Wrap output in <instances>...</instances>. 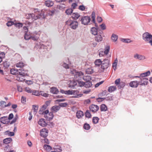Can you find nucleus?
I'll return each mask as SVG.
<instances>
[{"label":"nucleus","instance_id":"1","mask_svg":"<svg viewBox=\"0 0 152 152\" xmlns=\"http://www.w3.org/2000/svg\"><path fill=\"white\" fill-rule=\"evenodd\" d=\"M142 38L146 42L149 43L152 46V35L148 32H145L143 34Z\"/></svg>","mask_w":152,"mask_h":152},{"label":"nucleus","instance_id":"2","mask_svg":"<svg viewBox=\"0 0 152 152\" xmlns=\"http://www.w3.org/2000/svg\"><path fill=\"white\" fill-rule=\"evenodd\" d=\"M66 24L72 29H75L78 27V23L76 21L68 20L66 22Z\"/></svg>","mask_w":152,"mask_h":152},{"label":"nucleus","instance_id":"3","mask_svg":"<svg viewBox=\"0 0 152 152\" xmlns=\"http://www.w3.org/2000/svg\"><path fill=\"white\" fill-rule=\"evenodd\" d=\"M110 65L109 60L108 59H104L101 64V68L102 69L104 70L107 68Z\"/></svg>","mask_w":152,"mask_h":152},{"label":"nucleus","instance_id":"4","mask_svg":"<svg viewBox=\"0 0 152 152\" xmlns=\"http://www.w3.org/2000/svg\"><path fill=\"white\" fill-rule=\"evenodd\" d=\"M28 15L29 18H31L34 20L44 17V15H42V14H39L36 15L32 13L28 14Z\"/></svg>","mask_w":152,"mask_h":152},{"label":"nucleus","instance_id":"5","mask_svg":"<svg viewBox=\"0 0 152 152\" xmlns=\"http://www.w3.org/2000/svg\"><path fill=\"white\" fill-rule=\"evenodd\" d=\"M91 20L90 18L88 16L83 17L81 20V23L84 25H88Z\"/></svg>","mask_w":152,"mask_h":152},{"label":"nucleus","instance_id":"6","mask_svg":"<svg viewBox=\"0 0 152 152\" xmlns=\"http://www.w3.org/2000/svg\"><path fill=\"white\" fill-rule=\"evenodd\" d=\"M44 117L48 120L50 121L52 119L53 117V115L51 112L49 113L48 110H45Z\"/></svg>","mask_w":152,"mask_h":152},{"label":"nucleus","instance_id":"7","mask_svg":"<svg viewBox=\"0 0 152 152\" xmlns=\"http://www.w3.org/2000/svg\"><path fill=\"white\" fill-rule=\"evenodd\" d=\"M71 73L75 75V77L77 78V77H81L84 75L83 73L81 72H77L75 70L73 69L71 71Z\"/></svg>","mask_w":152,"mask_h":152},{"label":"nucleus","instance_id":"8","mask_svg":"<svg viewBox=\"0 0 152 152\" xmlns=\"http://www.w3.org/2000/svg\"><path fill=\"white\" fill-rule=\"evenodd\" d=\"M110 49V47L107 46L105 48V50L100 51L99 52V55L100 57L103 56L104 55H107L109 53Z\"/></svg>","mask_w":152,"mask_h":152},{"label":"nucleus","instance_id":"9","mask_svg":"<svg viewBox=\"0 0 152 152\" xmlns=\"http://www.w3.org/2000/svg\"><path fill=\"white\" fill-rule=\"evenodd\" d=\"M40 134L41 136L45 137L48 135V130L45 128H43L40 131Z\"/></svg>","mask_w":152,"mask_h":152},{"label":"nucleus","instance_id":"10","mask_svg":"<svg viewBox=\"0 0 152 152\" xmlns=\"http://www.w3.org/2000/svg\"><path fill=\"white\" fill-rule=\"evenodd\" d=\"M91 111L94 113L96 112L99 109V107L97 105L92 104L89 107Z\"/></svg>","mask_w":152,"mask_h":152},{"label":"nucleus","instance_id":"11","mask_svg":"<svg viewBox=\"0 0 152 152\" xmlns=\"http://www.w3.org/2000/svg\"><path fill=\"white\" fill-rule=\"evenodd\" d=\"M140 85H147L148 83V79L146 77H141L140 78Z\"/></svg>","mask_w":152,"mask_h":152},{"label":"nucleus","instance_id":"12","mask_svg":"<svg viewBox=\"0 0 152 152\" xmlns=\"http://www.w3.org/2000/svg\"><path fill=\"white\" fill-rule=\"evenodd\" d=\"M140 84V82L137 81H132L129 83L130 86L132 88H137Z\"/></svg>","mask_w":152,"mask_h":152},{"label":"nucleus","instance_id":"13","mask_svg":"<svg viewBox=\"0 0 152 152\" xmlns=\"http://www.w3.org/2000/svg\"><path fill=\"white\" fill-rule=\"evenodd\" d=\"M72 95H74L73 97L74 98H79L82 96V94H79V91L77 90H73Z\"/></svg>","mask_w":152,"mask_h":152},{"label":"nucleus","instance_id":"14","mask_svg":"<svg viewBox=\"0 0 152 152\" xmlns=\"http://www.w3.org/2000/svg\"><path fill=\"white\" fill-rule=\"evenodd\" d=\"M134 57L135 58L138 59L140 60H144L146 58L145 56H144L139 55L138 54H135Z\"/></svg>","mask_w":152,"mask_h":152},{"label":"nucleus","instance_id":"15","mask_svg":"<svg viewBox=\"0 0 152 152\" xmlns=\"http://www.w3.org/2000/svg\"><path fill=\"white\" fill-rule=\"evenodd\" d=\"M45 4L46 6L48 7H50L53 6L54 3L52 1L48 0L45 1Z\"/></svg>","mask_w":152,"mask_h":152},{"label":"nucleus","instance_id":"16","mask_svg":"<svg viewBox=\"0 0 152 152\" xmlns=\"http://www.w3.org/2000/svg\"><path fill=\"white\" fill-rule=\"evenodd\" d=\"M38 124L39 125L42 127L46 126L47 124L45 122V120L43 118H41L38 121Z\"/></svg>","mask_w":152,"mask_h":152},{"label":"nucleus","instance_id":"17","mask_svg":"<svg viewBox=\"0 0 152 152\" xmlns=\"http://www.w3.org/2000/svg\"><path fill=\"white\" fill-rule=\"evenodd\" d=\"M150 74V72L149 71H148L147 72L141 73L140 77L136 76L135 77H139V78L141 77H146L148 75H149Z\"/></svg>","mask_w":152,"mask_h":152},{"label":"nucleus","instance_id":"18","mask_svg":"<svg viewBox=\"0 0 152 152\" xmlns=\"http://www.w3.org/2000/svg\"><path fill=\"white\" fill-rule=\"evenodd\" d=\"M50 92L53 94H57L59 91L58 89L55 87H53L50 89Z\"/></svg>","mask_w":152,"mask_h":152},{"label":"nucleus","instance_id":"19","mask_svg":"<svg viewBox=\"0 0 152 152\" xmlns=\"http://www.w3.org/2000/svg\"><path fill=\"white\" fill-rule=\"evenodd\" d=\"M95 39L96 42H99L102 40V38L101 35L97 34L95 37Z\"/></svg>","mask_w":152,"mask_h":152},{"label":"nucleus","instance_id":"20","mask_svg":"<svg viewBox=\"0 0 152 152\" xmlns=\"http://www.w3.org/2000/svg\"><path fill=\"white\" fill-rule=\"evenodd\" d=\"M60 108L59 106H54L51 108L52 111L53 112H56L60 109Z\"/></svg>","mask_w":152,"mask_h":152},{"label":"nucleus","instance_id":"21","mask_svg":"<svg viewBox=\"0 0 152 152\" xmlns=\"http://www.w3.org/2000/svg\"><path fill=\"white\" fill-rule=\"evenodd\" d=\"M76 115L78 118H80L83 116V114L82 111H78L77 112Z\"/></svg>","mask_w":152,"mask_h":152},{"label":"nucleus","instance_id":"22","mask_svg":"<svg viewBox=\"0 0 152 152\" xmlns=\"http://www.w3.org/2000/svg\"><path fill=\"white\" fill-rule=\"evenodd\" d=\"M24 76H25L18 75L17 76L16 80L19 81H23L25 80L24 78Z\"/></svg>","mask_w":152,"mask_h":152},{"label":"nucleus","instance_id":"23","mask_svg":"<svg viewBox=\"0 0 152 152\" xmlns=\"http://www.w3.org/2000/svg\"><path fill=\"white\" fill-rule=\"evenodd\" d=\"M80 15L78 13H74L72 15V18L76 20L77 19L80 17Z\"/></svg>","mask_w":152,"mask_h":152},{"label":"nucleus","instance_id":"24","mask_svg":"<svg viewBox=\"0 0 152 152\" xmlns=\"http://www.w3.org/2000/svg\"><path fill=\"white\" fill-rule=\"evenodd\" d=\"M91 32L94 35H97V30L96 28L92 27L91 29Z\"/></svg>","mask_w":152,"mask_h":152},{"label":"nucleus","instance_id":"25","mask_svg":"<svg viewBox=\"0 0 152 152\" xmlns=\"http://www.w3.org/2000/svg\"><path fill=\"white\" fill-rule=\"evenodd\" d=\"M92 86V83L91 81H86L85 82V87L86 88H89L91 87Z\"/></svg>","mask_w":152,"mask_h":152},{"label":"nucleus","instance_id":"26","mask_svg":"<svg viewBox=\"0 0 152 152\" xmlns=\"http://www.w3.org/2000/svg\"><path fill=\"white\" fill-rule=\"evenodd\" d=\"M102 61L100 59H96L95 61L94 64L96 66H99L100 65L102 64Z\"/></svg>","mask_w":152,"mask_h":152},{"label":"nucleus","instance_id":"27","mask_svg":"<svg viewBox=\"0 0 152 152\" xmlns=\"http://www.w3.org/2000/svg\"><path fill=\"white\" fill-rule=\"evenodd\" d=\"M118 38V36L116 34H113L111 36V39L114 42L116 41Z\"/></svg>","mask_w":152,"mask_h":152},{"label":"nucleus","instance_id":"28","mask_svg":"<svg viewBox=\"0 0 152 152\" xmlns=\"http://www.w3.org/2000/svg\"><path fill=\"white\" fill-rule=\"evenodd\" d=\"M23 63L21 61L19 62L16 64V66L18 68H22L24 66Z\"/></svg>","mask_w":152,"mask_h":152},{"label":"nucleus","instance_id":"29","mask_svg":"<svg viewBox=\"0 0 152 152\" xmlns=\"http://www.w3.org/2000/svg\"><path fill=\"white\" fill-rule=\"evenodd\" d=\"M107 110V107L106 105L103 104L101 105L100 107V110L101 111H106Z\"/></svg>","mask_w":152,"mask_h":152},{"label":"nucleus","instance_id":"30","mask_svg":"<svg viewBox=\"0 0 152 152\" xmlns=\"http://www.w3.org/2000/svg\"><path fill=\"white\" fill-rule=\"evenodd\" d=\"M11 73L12 75H16L18 74V69L15 68L11 69L10 70Z\"/></svg>","mask_w":152,"mask_h":152},{"label":"nucleus","instance_id":"31","mask_svg":"<svg viewBox=\"0 0 152 152\" xmlns=\"http://www.w3.org/2000/svg\"><path fill=\"white\" fill-rule=\"evenodd\" d=\"M12 139L11 138H7L4 139L3 140L4 143L6 144H7L10 143L12 141Z\"/></svg>","mask_w":152,"mask_h":152},{"label":"nucleus","instance_id":"32","mask_svg":"<svg viewBox=\"0 0 152 152\" xmlns=\"http://www.w3.org/2000/svg\"><path fill=\"white\" fill-rule=\"evenodd\" d=\"M38 108V106L36 105H33L32 107V109L34 110V114H36Z\"/></svg>","mask_w":152,"mask_h":152},{"label":"nucleus","instance_id":"33","mask_svg":"<svg viewBox=\"0 0 152 152\" xmlns=\"http://www.w3.org/2000/svg\"><path fill=\"white\" fill-rule=\"evenodd\" d=\"M116 87L114 86H111L109 87L108 91L110 92H112L116 90Z\"/></svg>","mask_w":152,"mask_h":152},{"label":"nucleus","instance_id":"34","mask_svg":"<svg viewBox=\"0 0 152 152\" xmlns=\"http://www.w3.org/2000/svg\"><path fill=\"white\" fill-rule=\"evenodd\" d=\"M77 85V83L75 81H71L69 85L70 87L72 88L75 87Z\"/></svg>","mask_w":152,"mask_h":152},{"label":"nucleus","instance_id":"35","mask_svg":"<svg viewBox=\"0 0 152 152\" xmlns=\"http://www.w3.org/2000/svg\"><path fill=\"white\" fill-rule=\"evenodd\" d=\"M54 149L56 152H61L62 151L61 147L60 146L56 147Z\"/></svg>","mask_w":152,"mask_h":152},{"label":"nucleus","instance_id":"36","mask_svg":"<svg viewBox=\"0 0 152 152\" xmlns=\"http://www.w3.org/2000/svg\"><path fill=\"white\" fill-rule=\"evenodd\" d=\"M73 12V10L69 8L67 9L66 11L65 12L67 15H70Z\"/></svg>","mask_w":152,"mask_h":152},{"label":"nucleus","instance_id":"37","mask_svg":"<svg viewBox=\"0 0 152 152\" xmlns=\"http://www.w3.org/2000/svg\"><path fill=\"white\" fill-rule=\"evenodd\" d=\"M83 79L86 81H88L91 80V78L88 75L83 76Z\"/></svg>","mask_w":152,"mask_h":152},{"label":"nucleus","instance_id":"38","mask_svg":"<svg viewBox=\"0 0 152 152\" xmlns=\"http://www.w3.org/2000/svg\"><path fill=\"white\" fill-rule=\"evenodd\" d=\"M32 94L33 95H35L36 96H39V91H36V90H34L32 91Z\"/></svg>","mask_w":152,"mask_h":152},{"label":"nucleus","instance_id":"39","mask_svg":"<svg viewBox=\"0 0 152 152\" xmlns=\"http://www.w3.org/2000/svg\"><path fill=\"white\" fill-rule=\"evenodd\" d=\"M43 148L45 149L47 151L50 150L52 148L50 145H44Z\"/></svg>","mask_w":152,"mask_h":152},{"label":"nucleus","instance_id":"40","mask_svg":"<svg viewBox=\"0 0 152 152\" xmlns=\"http://www.w3.org/2000/svg\"><path fill=\"white\" fill-rule=\"evenodd\" d=\"M86 117L88 118H90L91 117V115L89 110H87L85 113Z\"/></svg>","mask_w":152,"mask_h":152},{"label":"nucleus","instance_id":"41","mask_svg":"<svg viewBox=\"0 0 152 152\" xmlns=\"http://www.w3.org/2000/svg\"><path fill=\"white\" fill-rule=\"evenodd\" d=\"M99 118L97 117H94L93 118V122L94 124H97L98 122Z\"/></svg>","mask_w":152,"mask_h":152},{"label":"nucleus","instance_id":"42","mask_svg":"<svg viewBox=\"0 0 152 152\" xmlns=\"http://www.w3.org/2000/svg\"><path fill=\"white\" fill-rule=\"evenodd\" d=\"M83 128L85 129L88 130L90 129V126L89 124L85 123L84 125Z\"/></svg>","mask_w":152,"mask_h":152},{"label":"nucleus","instance_id":"43","mask_svg":"<svg viewBox=\"0 0 152 152\" xmlns=\"http://www.w3.org/2000/svg\"><path fill=\"white\" fill-rule=\"evenodd\" d=\"M91 18L92 19V22L94 23H95V13L94 12H92L91 14Z\"/></svg>","mask_w":152,"mask_h":152},{"label":"nucleus","instance_id":"44","mask_svg":"<svg viewBox=\"0 0 152 152\" xmlns=\"http://www.w3.org/2000/svg\"><path fill=\"white\" fill-rule=\"evenodd\" d=\"M6 103L5 101H1L0 102V106L2 107H6Z\"/></svg>","mask_w":152,"mask_h":152},{"label":"nucleus","instance_id":"45","mask_svg":"<svg viewBox=\"0 0 152 152\" xmlns=\"http://www.w3.org/2000/svg\"><path fill=\"white\" fill-rule=\"evenodd\" d=\"M14 25L17 27H18L20 28V27H21L23 26V24L22 23H15Z\"/></svg>","mask_w":152,"mask_h":152},{"label":"nucleus","instance_id":"46","mask_svg":"<svg viewBox=\"0 0 152 152\" xmlns=\"http://www.w3.org/2000/svg\"><path fill=\"white\" fill-rule=\"evenodd\" d=\"M121 40L122 42L124 43H129L131 42V41L129 39H122Z\"/></svg>","mask_w":152,"mask_h":152},{"label":"nucleus","instance_id":"47","mask_svg":"<svg viewBox=\"0 0 152 152\" xmlns=\"http://www.w3.org/2000/svg\"><path fill=\"white\" fill-rule=\"evenodd\" d=\"M77 83L79 86L80 87L83 86H85V82H84L83 81H77Z\"/></svg>","mask_w":152,"mask_h":152},{"label":"nucleus","instance_id":"48","mask_svg":"<svg viewBox=\"0 0 152 152\" xmlns=\"http://www.w3.org/2000/svg\"><path fill=\"white\" fill-rule=\"evenodd\" d=\"M86 72L88 74H91L93 73V71L92 69L88 68L86 70Z\"/></svg>","mask_w":152,"mask_h":152},{"label":"nucleus","instance_id":"49","mask_svg":"<svg viewBox=\"0 0 152 152\" xmlns=\"http://www.w3.org/2000/svg\"><path fill=\"white\" fill-rule=\"evenodd\" d=\"M25 91L28 93H31L32 90L28 87H26L25 88Z\"/></svg>","mask_w":152,"mask_h":152},{"label":"nucleus","instance_id":"50","mask_svg":"<svg viewBox=\"0 0 152 152\" xmlns=\"http://www.w3.org/2000/svg\"><path fill=\"white\" fill-rule=\"evenodd\" d=\"M15 23L12 21H9L7 23V25L8 26H10L13 25H14Z\"/></svg>","mask_w":152,"mask_h":152},{"label":"nucleus","instance_id":"51","mask_svg":"<svg viewBox=\"0 0 152 152\" xmlns=\"http://www.w3.org/2000/svg\"><path fill=\"white\" fill-rule=\"evenodd\" d=\"M117 62L118 60H116L115 61V62H114L113 64V67L114 68L115 70L116 68Z\"/></svg>","mask_w":152,"mask_h":152},{"label":"nucleus","instance_id":"52","mask_svg":"<svg viewBox=\"0 0 152 152\" xmlns=\"http://www.w3.org/2000/svg\"><path fill=\"white\" fill-rule=\"evenodd\" d=\"M27 33H25L24 36V39L26 40H28L31 38V36L27 34Z\"/></svg>","mask_w":152,"mask_h":152},{"label":"nucleus","instance_id":"53","mask_svg":"<svg viewBox=\"0 0 152 152\" xmlns=\"http://www.w3.org/2000/svg\"><path fill=\"white\" fill-rule=\"evenodd\" d=\"M72 91L70 90L66 91L64 93L65 94L68 95H72Z\"/></svg>","mask_w":152,"mask_h":152},{"label":"nucleus","instance_id":"54","mask_svg":"<svg viewBox=\"0 0 152 152\" xmlns=\"http://www.w3.org/2000/svg\"><path fill=\"white\" fill-rule=\"evenodd\" d=\"M100 26L101 27V29L103 30H105L106 29V25L104 23L100 25Z\"/></svg>","mask_w":152,"mask_h":152},{"label":"nucleus","instance_id":"55","mask_svg":"<svg viewBox=\"0 0 152 152\" xmlns=\"http://www.w3.org/2000/svg\"><path fill=\"white\" fill-rule=\"evenodd\" d=\"M118 86V87L119 88H121L124 87L125 85V84L124 83H121Z\"/></svg>","mask_w":152,"mask_h":152},{"label":"nucleus","instance_id":"56","mask_svg":"<svg viewBox=\"0 0 152 152\" xmlns=\"http://www.w3.org/2000/svg\"><path fill=\"white\" fill-rule=\"evenodd\" d=\"M18 75H20L23 76H25L26 73L24 72L23 70H20V72H19V74Z\"/></svg>","mask_w":152,"mask_h":152},{"label":"nucleus","instance_id":"57","mask_svg":"<svg viewBox=\"0 0 152 152\" xmlns=\"http://www.w3.org/2000/svg\"><path fill=\"white\" fill-rule=\"evenodd\" d=\"M120 78L116 79L115 81V84L117 85L118 86L120 84Z\"/></svg>","mask_w":152,"mask_h":152},{"label":"nucleus","instance_id":"58","mask_svg":"<svg viewBox=\"0 0 152 152\" xmlns=\"http://www.w3.org/2000/svg\"><path fill=\"white\" fill-rule=\"evenodd\" d=\"M45 110L44 111V110H42L41 109L39 111V113L40 114L44 115H45Z\"/></svg>","mask_w":152,"mask_h":152},{"label":"nucleus","instance_id":"59","mask_svg":"<svg viewBox=\"0 0 152 152\" xmlns=\"http://www.w3.org/2000/svg\"><path fill=\"white\" fill-rule=\"evenodd\" d=\"M104 81H102L101 82H100L98 83H97L95 86V87L96 88L98 87L100 85H101L102 83H103Z\"/></svg>","mask_w":152,"mask_h":152},{"label":"nucleus","instance_id":"60","mask_svg":"<svg viewBox=\"0 0 152 152\" xmlns=\"http://www.w3.org/2000/svg\"><path fill=\"white\" fill-rule=\"evenodd\" d=\"M79 9L83 11L85 10V7L83 5H81L79 7Z\"/></svg>","mask_w":152,"mask_h":152},{"label":"nucleus","instance_id":"61","mask_svg":"<svg viewBox=\"0 0 152 152\" xmlns=\"http://www.w3.org/2000/svg\"><path fill=\"white\" fill-rule=\"evenodd\" d=\"M67 105V104L66 103H61L60 104V106H59L60 107H66Z\"/></svg>","mask_w":152,"mask_h":152},{"label":"nucleus","instance_id":"62","mask_svg":"<svg viewBox=\"0 0 152 152\" xmlns=\"http://www.w3.org/2000/svg\"><path fill=\"white\" fill-rule=\"evenodd\" d=\"M97 21L99 23L101 22L102 20V18L100 17H97Z\"/></svg>","mask_w":152,"mask_h":152},{"label":"nucleus","instance_id":"63","mask_svg":"<svg viewBox=\"0 0 152 152\" xmlns=\"http://www.w3.org/2000/svg\"><path fill=\"white\" fill-rule=\"evenodd\" d=\"M5 54L4 52H1L0 53V58H1L2 59L3 58H4L5 57Z\"/></svg>","mask_w":152,"mask_h":152},{"label":"nucleus","instance_id":"64","mask_svg":"<svg viewBox=\"0 0 152 152\" xmlns=\"http://www.w3.org/2000/svg\"><path fill=\"white\" fill-rule=\"evenodd\" d=\"M63 66L66 69H69V65L66 63H64L63 64Z\"/></svg>","mask_w":152,"mask_h":152}]
</instances>
